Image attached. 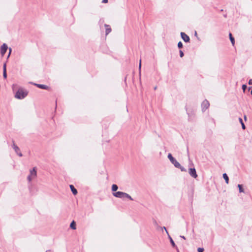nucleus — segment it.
<instances>
[{"label":"nucleus","instance_id":"nucleus-1","mask_svg":"<svg viewBox=\"0 0 252 252\" xmlns=\"http://www.w3.org/2000/svg\"><path fill=\"white\" fill-rule=\"evenodd\" d=\"M28 94V92L26 90L20 88L16 93L15 97L17 99H22L27 96Z\"/></svg>","mask_w":252,"mask_h":252},{"label":"nucleus","instance_id":"nucleus-2","mask_svg":"<svg viewBox=\"0 0 252 252\" xmlns=\"http://www.w3.org/2000/svg\"><path fill=\"white\" fill-rule=\"evenodd\" d=\"M113 196L117 198L122 199L124 198H127L130 200H133V198L128 194L124 192L117 191L116 192H113Z\"/></svg>","mask_w":252,"mask_h":252},{"label":"nucleus","instance_id":"nucleus-3","mask_svg":"<svg viewBox=\"0 0 252 252\" xmlns=\"http://www.w3.org/2000/svg\"><path fill=\"white\" fill-rule=\"evenodd\" d=\"M37 173L35 167H34L33 169L30 170V174L28 176V180L29 182H31L33 179H35L36 177Z\"/></svg>","mask_w":252,"mask_h":252},{"label":"nucleus","instance_id":"nucleus-4","mask_svg":"<svg viewBox=\"0 0 252 252\" xmlns=\"http://www.w3.org/2000/svg\"><path fill=\"white\" fill-rule=\"evenodd\" d=\"M167 157L170 160V162L175 166V167L180 166V163L177 161V160L174 158L173 157L171 154H168Z\"/></svg>","mask_w":252,"mask_h":252},{"label":"nucleus","instance_id":"nucleus-5","mask_svg":"<svg viewBox=\"0 0 252 252\" xmlns=\"http://www.w3.org/2000/svg\"><path fill=\"white\" fill-rule=\"evenodd\" d=\"M210 104L208 100H204L202 104H201V107L202 109V111H205L209 107Z\"/></svg>","mask_w":252,"mask_h":252},{"label":"nucleus","instance_id":"nucleus-6","mask_svg":"<svg viewBox=\"0 0 252 252\" xmlns=\"http://www.w3.org/2000/svg\"><path fill=\"white\" fill-rule=\"evenodd\" d=\"M7 49V45L5 43H3L0 47V54L2 56H3L5 54Z\"/></svg>","mask_w":252,"mask_h":252},{"label":"nucleus","instance_id":"nucleus-7","mask_svg":"<svg viewBox=\"0 0 252 252\" xmlns=\"http://www.w3.org/2000/svg\"><path fill=\"white\" fill-rule=\"evenodd\" d=\"M12 147L13 148V149L14 150L15 153L19 156V157H22V153L20 152V149L19 148V147L16 145L14 143H13L12 145Z\"/></svg>","mask_w":252,"mask_h":252},{"label":"nucleus","instance_id":"nucleus-8","mask_svg":"<svg viewBox=\"0 0 252 252\" xmlns=\"http://www.w3.org/2000/svg\"><path fill=\"white\" fill-rule=\"evenodd\" d=\"M189 174L193 178H196L197 177L196 170L194 168H190L189 171Z\"/></svg>","mask_w":252,"mask_h":252},{"label":"nucleus","instance_id":"nucleus-9","mask_svg":"<svg viewBox=\"0 0 252 252\" xmlns=\"http://www.w3.org/2000/svg\"><path fill=\"white\" fill-rule=\"evenodd\" d=\"M181 36L182 39L186 42H188L189 41L190 38L186 34L185 32H181Z\"/></svg>","mask_w":252,"mask_h":252},{"label":"nucleus","instance_id":"nucleus-10","mask_svg":"<svg viewBox=\"0 0 252 252\" xmlns=\"http://www.w3.org/2000/svg\"><path fill=\"white\" fill-rule=\"evenodd\" d=\"M168 238L170 240V242L171 243L172 246L176 249L177 252H179V249H178L177 246L176 245L175 243H174L173 240L172 239V238H171V237L170 236V235H168Z\"/></svg>","mask_w":252,"mask_h":252},{"label":"nucleus","instance_id":"nucleus-11","mask_svg":"<svg viewBox=\"0 0 252 252\" xmlns=\"http://www.w3.org/2000/svg\"><path fill=\"white\" fill-rule=\"evenodd\" d=\"M34 85L40 89H44V90H48L49 89V87L46 85H45L38 84H36V83H34Z\"/></svg>","mask_w":252,"mask_h":252},{"label":"nucleus","instance_id":"nucleus-12","mask_svg":"<svg viewBox=\"0 0 252 252\" xmlns=\"http://www.w3.org/2000/svg\"><path fill=\"white\" fill-rule=\"evenodd\" d=\"M104 26L105 27V34L106 35H108L111 32V29L109 25L105 24Z\"/></svg>","mask_w":252,"mask_h":252},{"label":"nucleus","instance_id":"nucleus-13","mask_svg":"<svg viewBox=\"0 0 252 252\" xmlns=\"http://www.w3.org/2000/svg\"><path fill=\"white\" fill-rule=\"evenodd\" d=\"M70 188L74 195H76L77 193V189L74 187V186L73 185H70Z\"/></svg>","mask_w":252,"mask_h":252},{"label":"nucleus","instance_id":"nucleus-14","mask_svg":"<svg viewBox=\"0 0 252 252\" xmlns=\"http://www.w3.org/2000/svg\"><path fill=\"white\" fill-rule=\"evenodd\" d=\"M223 178L225 180V181L226 183L227 184H228V183H229V178H228V176L227 175V174L226 173H224L223 174Z\"/></svg>","mask_w":252,"mask_h":252},{"label":"nucleus","instance_id":"nucleus-15","mask_svg":"<svg viewBox=\"0 0 252 252\" xmlns=\"http://www.w3.org/2000/svg\"><path fill=\"white\" fill-rule=\"evenodd\" d=\"M229 38H230V40L231 41L232 44L233 45H234L235 44L234 38L232 37V34L231 33H229Z\"/></svg>","mask_w":252,"mask_h":252},{"label":"nucleus","instance_id":"nucleus-16","mask_svg":"<svg viewBox=\"0 0 252 252\" xmlns=\"http://www.w3.org/2000/svg\"><path fill=\"white\" fill-rule=\"evenodd\" d=\"M239 121L240 122V123H241V125H242V128H243V129H246V126H245V125H244L243 122V120H242V119L241 118H239Z\"/></svg>","mask_w":252,"mask_h":252},{"label":"nucleus","instance_id":"nucleus-17","mask_svg":"<svg viewBox=\"0 0 252 252\" xmlns=\"http://www.w3.org/2000/svg\"><path fill=\"white\" fill-rule=\"evenodd\" d=\"M118 189V187L117 185L113 184L112 186V190L113 191H116Z\"/></svg>","mask_w":252,"mask_h":252},{"label":"nucleus","instance_id":"nucleus-18","mask_svg":"<svg viewBox=\"0 0 252 252\" xmlns=\"http://www.w3.org/2000/svg\"><path fill=\"white\" fill-rule=\"evenodd\" d=\"M70 227L73 229H76V224L75 223V222L74 221H73L71 223H70Z\"/></svg>","mask_w":252,"mask_h":252},{"label":"nucleus","instance_id":"nucleus-19","mask_svg":"<svg viewBox=\"0 0 252 252\" xmlns=\"http://www.w3.org/2000/svg\"><path fill=\"white\" fill-rule=\"evenodd\" d=\"M238 187L239 188V191L240 192H244V190L243 189L241 185L239 184L238 185Z\"/></svg>","mask_w":252,"mask_h":252},{"label":"nucleus","instance_id":"nucleus-20","mask_svg":"<svg viewBox=\"0 0 252 252\" xmlns=\"http://www.w3.org/2000/svg\"><path fill=\"white\" fill-rule=\"evenodd\" d=\"M176 167L180 169L182 171H186L185 168L184 167L182 166L181 165H180V167Z\"/></svg>","mask_w":252,"mask_h":252},{"label":"nucleus","instance_id":"nucleus-21","mask_svg":"<svg viewBox=\"0 0 252 252\" xmlns=\"http://www.w3.org/2000/svg\"><path fill=\"white\" fill-rule=\"evenodd\" d=\"M178 47L179 48H181L183 47V44L181 41H180L178 43Z\"/></svg>","mask_w":252,"mask_h":252},{"label":"nucleus","instance_id":"nucleus-22","mask_svg":"<svg viewBox=\"0 0 252 252\" xmlns=\"http://www.w3.org/2000/svg\"><path fill=\"white\" fill-rule=\"evenodd\" d=\"M3 76L5 79L6 78V77H7L6 71H3Z\"/></svg>","mask_w":252,"mask_h":252},{"label":"nucleus","instance_id":"nucleus-23","mask_svg":"<svg viewBox=\"0 0 252 252\" xmlns=\"http://www.w3.org/2000/svg\"><path fill=\"white\" fill-rule=\"evenodd\" d=\"M242 88V89H243V91L245 92V90L247 89V85H243Z\"/></svg>","mask_w":252,"mask_h":252},{"label":"nucleus","instance_id":"nucleus-24","mask_svg":"<svg viewBox=\"0 0 252 252\" xmlns=\"http://www.w3.org/2000/svg\"><path fill=\"white\" fill-rule=\"evenodd\" d=\"M180 57H183L184 56V53L182 50H180Z\"/></svg>","mask_w":252,"mask_h":252},{"label":"nucleus","instance_id":"nucleus-25","mask_svg":"<svg viewBox=\"0 0 252 252\" xmlns=\"http://www.w3.org/2000/svg\"><path fill=\"white\" fill-rule=\"evenodd\" d=\"M17 87V84H13L12 86V89L13 91L15 90V89Z\"/></svg>","mask_w":252,"mask_h":252},{"label":"nucleus","instance_id":"nucleus-26","mask_svg":"<svg viewBox=\"0 0 252 252\" xmlns=\"http://www.w3.org/2000/svg\"><path fill=\"white\" fill-rule=\"evenodd\" d=\"M197 251L198 252H203L204 249L203 248H199Z\"/></svg>","mask_w":252,"mask_h":252},{"label":"nucleus","instance_id":"nucleus-27","mask_svg":"<svg viewBox=\"0 0 252 252\" xmlns=\"http://www.w3.org/2000/svg\"><path fill=\"white\" fill-rule=\"evenodd\" d=\"M141 60H140V62H139V69L140 71L141 70Z\"/></svg>","mask_w":252,"mask_h":252},{"label":"nucleus","instance_id":"nucleus-28","mask_svg":"<svg viewBox=\"0 0 252 252\" xmlns=\"http://www.w3.org/2000/svg\"><path fill=\"white\" fill-rule=\"evenodd\" d=\"M3 71H6V64H4L3 65Z\"/></svg>","mask_w":252,"mask_h":252},{"label":"nucleus","instance_id":"nucleus-29","mask_svg":"<svg viewBox=\"0 0 252 252\" xmlns=\"http://www.w3.org/2000/svg\"><path fill=\"white\" fill-rule=\"evenodd\" d=\"M249 84L250 85H252V79H250V80L249 81Z\"/></svg>","mask_w":252,"mask_h":252},{"label":"nucleus","instance_id":"nucleus-30","mask_svg":"<svg viewBox=\"0 0 252 252\" xmlns=\"http://www.w3.org/2000/svg\"><path fill=\"white\" fill-rule=\"evenodd\" d=\"M102 2L104 3H106L108 2V0H103Z\"/></svg>","mask_w":252,"mask_h":252},{"label":"nucleus","instance_id":"nucleus-31","mask_svg":"<svg viewBox=\"0 0 252 252\" xmlns=\"http://www.w3.org/2000/svg\"><path fill=\"white\" fill-rule=\"evenodd\" d=\"M9 51L8 57L10 56V53H11V48H9Z\"/></svg>","mask_w":252,"mask_h":252},{"label":"nucleus","instance_id":"nucleus-32","mask_svg":"<svg viewBox=\"0 0 252 252\" xmlns=\"http://www.w3.org/2000/svg\"><path fill=\"white\" fill-rule=\"evenodd\" d=\"M180 237L181 238H182V239H184V240H186V237L184 236L181 235Z\"/></svg>","mask_w":252,"mask_h":252},{"label":"nucleus","instance_id":"nucleus-33","mask_svg":"<svg viewBox=\"0 0 252 252\" xmlns=\"http://www.w3.org/2000/svg\"><path fill=\"white\" fill-rule=\"evenodd\" d=\"M166 231V234H167V235L168 236V235H169V233H168V231H167V230H166V231Z\"/></svg>","mask_w":252,"mask_h":252},{"label":"nucleus","instance_id":"nucleus-34","mask_svg":"<svg viewBox=\"0 0 252 252\" xmlns=\"http://www.w3.org/2000/svg\"><path fill=\"white\" fill-rule=\"evenodd\" d=\"M163 229L164 230H165V231H166V230H167V229H166V228L165 226H163Z\"/></svg>","mask_w":252,"mask_h":252},{"label":"nucleus","instance_id":"nucleus-35","mask_svg":"<svg viewBox=\"0 0 252 252\" xmlns=\"http://www.w3.org/2000/svg\"><path fill=\"white\" fill-rule=\"evenodd\" d=\"M244 119H245V120H247V117H246V115H245V116H244Z\"/></svg>","mask_w":252,"mask_h":252},{"label":"nucleus","instance_id":"nucleus-36","mask_svg":"<svg viewBox=\"0 0 252 252\" xmlns=\"http://www.w3.org/2000/svg\"><path fill=\"white\" fill-rule=\"evenodd\" d=\"M50 250H47L45 252H50Z\"/></svg>","mask_w":252,"mask_h":252},{"label":"nucleus","instance_id":"nucleus-37","mask_svg":"<svg viewBox=\"0 0 252 252\" xmlns=\"http://www.w3.org/2000/svg\"><path fill=\"white\" fill-rule=\"evenodd\" d=\"M197 35V33H196V32H195V35Z\"/></svg>","mask_w":252,"mask_h":252},{"label":"nucleus","instance_id":"nucleus-38","mask_svg":"<svg viewBox=\"0 0 252 252\" xmlns=\"http://www.w3.org/2000/svg\"><path fill=\"white\" fill-rule=\"evenodd\" d=\"M154 89H155V90H156V89H157V87H155Z\"/></svg>","mask_w":252,"mask_h":252}]
</instances>
